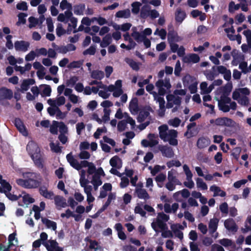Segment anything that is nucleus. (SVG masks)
Returning a JSON list of instances; mask_svg holds the SVG:
<instances>
[{
	"label": "nucleus",
	"mask_w": 251,
	"mask_h": 251,
	"mask_svg": "<svg viewBox=\"0 0 251 251\" xmlns=\"http://www.w3.org/2000/svg\"><path fill=\"white\" fill-rule=\"evenodd\" d=\"M176 37L177 33L173 29L169 30L168 33V41L169 43L177 41L176 39Z\"/></svg>",
	"instance_id": "c9c22d12"
},
{
	"label": "nucleus",
	"mask_w": 251,
	"mask_h": 251,
	"mask_svg": "<svg viewBox=\"0 0 251 251\" xmlns=\"http://www.w3.org/2000/svg\"><path fill=\"white\" fill-rule=\"evenodd\" d=\"M181 165L180 162L179 160H172L167 163V166L168 168H170L173 166L177 167H180Z\"/></svg>",
	"instance_id": "bf43d9fd"
},
{
	"label": "nucleus",
	"mask_w": 251,
	"mask_h": 251,
	"mask_svg": "<svg viewBox=\"0 0 251 251\" xmlns=\"http://www.w3.org/2000/svg\"><path fill=\"white\" fill-rule=\"evenodd\" d=\"M196 183L197 187L201 188L202 190H205L207 189V186L206 184L203 181L202 179L200 177H198L196 179Z\"/></svg>",
	"instance_id": "4c0bfd02"
},
{
	"label": "nucleus",
	"mask_w": 251,
	"mask_h": 251,
	"mask_svg": "<svg viewBox=\"0 0 251 251\" xmlns=\"http://www.w3.org/2000/svg\"><path fill=\"white\" fill-rule=\"evenodd\" d=\"M41 86H43L44 87V89L42 91V93L41 95L44 97L45 96H50L51 92V89L50 85L47 84H43L41 85Z\"/></svg>",
	"instance_id": "e433bc0d"
},
{
	"label": "nucleus",
	"mask_w": 251,
	"mask_h": 251,
	"mask_svg": "<svg viewBox=\"0 0 251 251\" xmlns=\"http://www.w3.org/2000/svg\"><path fill=\"white\" fill-rule=\"evenodd\" d=\"M82 63L79 61H74L71 62L68 65V68L69 69L79 68L81 67Z\"/></svg>",
	"instance_id": "680f3d73"
},
{
	"label": "nucleus",
	"mask_w": 251,
	"mask_h": 251,
	"mask_svg": "<svg viewBox=\"0 0 251 251\" xmlns=\"http://www.w3.org/2000/svg\"><path fill=\"white\" fill-rule=\"evenodd\" d=\"M58 127L60 134H66L68 132V127L63 122L59 123Z\"/></svg>",
	"instance_id": "8fccbe9b"
},
{
	"label": "nucleus",
	"mask_w": 251,
	"mask_h": 251,
	"mask_svg": "<svg viewBox=\"0 0 251 251\" xmlns=\"http://www.w3.org/2000/svg\"><path fill=\"white\" fill-rule=\"evenodd\" d=\"M129 109L132 114H137L139 111L137 98H134L131 100L129 104Z\"/></svg>",
	"instance_id": "dca6fc26"
},
{
	"label": "nucleus",
	"mask_w": 251,
	"mask_h": 251,
	"mask_svg": "<svg viewBox=\"0 0 251 251\" xmlns=\"http://www.w3.org/2000/svg\"><path fill=\"white\" fill-rule=\"evenodd\" d=\"M224 225L226 228L228 230L232 231H236L237 230L236 225L232 219L225 220Z\"/></svg>",
	"instance_id": "a878e982"
},
{
	"label": "nucleus",
	"mask_w": 251,
	"mask_h": 251,
	"mask_svg": "<svg viewBox=\"0 0 251 251\" xmlns=\"http://www.w3.org/2000/svg\"><path fill=\"white\" fill-rule=\"evenodd\" d=\"M60 7L63 10L65 9H72V4L69 3L67 0H62L60 3Z\"/></svg>",
	"instance_id": "4d7b16f0"
},
{
	"label": "nucleus",
	"mask_w": 251,
	"mask_h": 251,
	"mask_svg": "<svg viewBox=\"0 0 251 251\" xmlns=\"http://www.w3.org/2000/svg\"><path fill=\"white\" fill-rule=\"evenodd\" d=\"M217 70L219 74L224 75V78L226 80L229 81L230 80L231 73L230 70L227 69L225 66L221 65L217 66Z\"/></svg>",
	"instance_id": "9d476101"
},
{
	"label": "nucleus",
	"mask_w": 251,
	"mask_h": 251,
	"mask_svg": "<svg viewBox=\"0 0 251 251\" xmlns=\"http://www.w3.org/2000/svg\"><path fill=\"white\" fill-rule=\"evenodd\" d=\"M186 16L184 11L180 8H177L175 13V20L178 23H182Z\"/></svg>",
	"instance_id": "b1692460"
},
{
	"label": "nucleus",
	"mask_w": 251,
	"mask_h": 251,
	"mask_svg": "<svg viewBox=\"0 0 251 251\" xmlns=\"http://www.w3.org/2000/svg\"><path fill=\"white\" fill-rule=\"evenodd\" d=\"M210 144V140L207 137H201L198 139L197 146L198 148L201 149L207 147Z\"/></svg>",
	"instance_id": "f3484780"
},
{
	"label": "nucleus",
	"mask_w": 251,
	"mask_h": 251,
	"mask_svg": "<svg viewBox=\"0 0 251 251\" xmlns=\"http://www.w3.org/2000/svg\"><path fill=\"white\" fill-rule=\"evenodd\" d=\"M51 150L55 153H59L61 151V147L59 146V144H55L51 142L50 144Z\"/></svg>",
	"instance_id": "de8ad7c7"
},
{
	"label": "nucleus",
	"mask_w": 251,
	"mask_h": 251,
	"mask_svg": "<svg viewBox=\"0 0 251 251\" xmlns=\"http://www.w3.org/2000/svg\"><path fill=\"white\" fill-rule=\"evenodd\" d=\"M0 184L1 187L0 188L5 189L8 190L10 187V183L6 180L2 179V176L0 174Z\"/></svg>",
	"instance_id": "603ef678"
},
{
	"label": "nucleus",
	"mask_w": 251,
	"mask_h": 251,
	"mask_svg": "<svg viewBox=\"0 0 251 251\" xmlns=\"http://www.w3.org/2000/svg\"><path fill=\"white\" fill-rule=\"evenodd\" d=\"M129 184V179L127 177H121V181L120 184V187L124 188L126 187Z\"/></svg>",
	"instance_id": "0e129e2a"
},
{
	"label": "nucleus",
	"mask_w": 251,
	"mask_h": 251,
	"mask_svg": "<svg viewBox=\"0 0 251 251\" xmlns=\"http://www.w3.org/2000/svg\"><path fill=\"white\" fill-rule=\"evenodd\" d=\"M150 6L147 5H144L141 9L140 12V16L142 18L146 19L150 15Z\"/></svg>",
	"instance_id": "72a5a7b5"
},
{
	"label": "nucleus",
	"mask_w": 251,
	"mask_h": 251,
	"mask_svg": "<svg viewBox=\"0 0 251 251\" xmlns=\"http://www.w3.org/2000/svg\"><path fill=\"white\" fill-rule=\"evenodd\" d=\"M235 124L234 121L227 117L218 118L215 120V125L219 126H233Z\"/></svg>",
	"instance_id": "423d86ee"
},
{
	"label": "nucleus",
	"mask_w": 251,
	"mask_h": 251,
	"mask_svg": "<svg viewBox=\"0 0 251 251\" xmlns=\"http://www.w3.org/2000/svg\"><path fill=\"white\" fill-rule=\"evenodd\" d=\"M152 111L151 108L150 106H145L139 111L137 120L139 123H143L148 117H150V112Z\"/></svg>",
	"instance_id": "39448f33"
},
{
	"label": "nucleus",
	"mask_w": 251,
	"mask_h": 251,
	"mask_svg": "<svg viewBox=\"0 0 251 251\" xmlns=\"http://www.w3.org/2000/svg\"><path fill=\"white\" fill-rule=\"evenodd\" d=\"M112 38L110 34H106L102 39V42L100 43V47L105 48L108 46L111 42Z\"/></svg>",
	"instance_id": "f704fd0d"
},
{
	"label": "nucleus",
	"mask_w": 251,
	"mask_h": 251,
	"mask_svg": "<svg viewBox=\"0 0 251 251\" xmlns=\"http://www.w3.org/2000/svg\"><path fill=\"white\" fill-rule=\"evenodd\" d=\"M125 61L133 70L138 71L139 70L140 68L138 63L133 59L126 58Z\"/></svg>",
	"instance_id": "c756f323"
},
{
	"label": "nucleus",
	"mask_w": 251,
	"mask_h": 251,
	"mask_svg": "<svg viewBox=\"0 0 251 251\" xmlns=\"http://www.w3.org/2000/svg\"><path fill=\"white\" fill-rule=\"evenodd\" d=\"M231 102V99L226 95H222L221 97V100L218 103L223 104H228Z\"/></svg>",
	"instance_id": "774afa93"
},
{
	"label": "nucleus",
	"mask_w": 251,
	"mask_h": 251,
	"mask_svg": "<svg viewBox=\"0 0 251 251\" xmlns=\"http://www.w3.org/2000/svg\"><path fill=\"white\" fill-rule=\"evenodd\" d=\"M13 96V93L11 89L6 87L0 88V100H11Z\"/></svg>",
	"instance_id": "1a4fd4ad"
},
{
	"label": "nucleus",
	"mask_w": 251,
	"mask_h": 251,
	"mask_svg": "<svg viewBox=\"0 0 251 251\" xmlns=\"http://www.w3.org/2000/svg\"><path fill=\"white\" fill-rule=\"evenodd\" d=\"M25 179L19 178L16 180L18 185L25 188L32 189L38 188L42 183V178L39 173L26 172L25 174Z\"/></svg>",
	"instance_id": "f257e3e1"
},
{
	"label": "nucleus",
	"mask_w": 251,
	"mask_h": 251,
	"mask_svg": "<svg viewBox=\"0 0 251 251\" xmlns=\"http://www.w3.org/2000/svg\"><path fill=\"white\" fill-rule=\"evenodd\" d=\"M240 7V4H235L234 2L232 1L229 4L228 10L229 12L233 13L234 11L238 10Z\"/></svg>",
	"instance_id": "49530a36"
},
{
	"label": "nucleus",
	"mask_w": 251,
	"mask_h": 251,
	"mask_svg": "<svg viewBox=\"0 0 251 251\" xmlns=\"http://www.w3.org/2000/svg\"><path fill=\"white\" fill-rule=\"evenodd\" d=\"M30 46L28 41L24 40L16 41L14 43V48L16 51H26Z\"/></svg>",
	"instance_id": "0eeeda50"
},
{
	"label": "nucleus",
	"mask_w": 251,
	"mask_h": 251,
	"mask_svg": "<svg viewBox=\"0 0 251 251\" xmlns=\"http://www.w3.org/2000/svg\"><path fill=\"white\" fill-rule=\"evenodd\" d=\"M41 221L48 228H51L54 231L56 230L57 228L56 222L44 217H42Z\"/></svg>",
	"instance_id": "4be33fe9"
},
{
	"label": "nucleus",
	"mask_w": 251,
	"mask_h": 251,
	"mask_svg": "<svg viewBox=\"0 0 251 251\" xmlns=\"http://www.w3.org/2000/svg\"><path fill=\"white\" fill-rule=\"evenodd\" d=\"M56 35L58 37H60L65 33H66V30L62 27L61 25L59 24L56 29Z\"/></svg>",
	"instance_id": "338daca9"
},
{
	"label": "nucleus",
	"mask_w": 251,
	"mask_h": 251,
	"mask_svg": "<svg viewBox=\"0 0 251 251\" xmlns=\"http://www.w3.org/2000/svg\"><path fill=\"white\" fill-rule=\"evenodd\" d=\"M104 76V72L100 70H93L91 73V77L98 80H101Z\"/></svg>",
	"instance_id": "cd10ccee"
},
{
	"label": "nucleus",
	"mask_w": 251,
	"mask_h": 251,
	"mask_svg": "<svg viewBox=\"0 0 251 251\" xmlns=\"http://www.w3.org/2000/svg\"><path fill=\"white\" fill-rule=\"evenodd\" d=\"M219 243L225 247H230L233 245L232 241L231 240L227 238H223L220 240Z\"/></svg>",
	"instance_id": "a18cd8bd"
},
{
	"label": "nucleus",
	"mask_w": 251,
	"mask_h": 251,
	"mask_svg": "<svg viewBox=\"0 0 251 251\" xmlns=\"http://www.w3.org/2000/svg\"><path fill=\"white\" fill-rule=\"evenodd\" d=\"M55 203L56 205L60 206L62 207H65L67 205L66 200L62 197L56 196L54 198Z\"/></svg>",
	"instance_id": "7c9ffc66"
},
{
	"label": "nucleus",
	"mask_w": 251,
	"mask_h": 251,
	"mask_svg": "<svg viewBox=\"0 0 251 251\" xmlns=\"http://www.w3.org/2000/svg\"><path fill=\"white\" fill-rule=\"evenodd\" d=\"M120 161L121 162V159L118 155H115L114 156L112 157L109 163L110 165L113 167V168H116L117 169L121 168L122 165H118V162Z\"/></svg>",
	"instance_id": "c85d7f7f"
},
{
	"label": "nucleus",
	"mask_w": 251,
	"mask_h": 251,
	"mask_svg": "<svg viewBox=\"0 0 251 251\" xmlns=\"http://www.w3.org/2000/svg\"><path fill=\"white\" fill-rule=\"evenodd\" d=\"M239 68L242 70V73L246 74L249 72L247 62L243 61L239 64Z\"/></svg>",
	"instance_id": "5fc2aeb1"
},
{
	"label": "nucleus",
	"mask_w": 251,
	"mask_h": 251,
	"mask_svg": "<svg viewBox=\"0 0 251 251\" xmlns=\"http://www.w3.org/2000/svg\"><path fill=\"white\" fill-rule=\"evenodd\" d=\"M104 115L102 116V121L106 123L110 120V114L111 110L109 109H104Z\"/></svg>",
	"instance_id": "3c124183"
},
{
	"label": "nucleus",
	"mask_w": 251,
	"mask_h": 251,
	"mask_svg": "<svg viewBox=\"0 0 251 251\" xmlns=\"http://www.w3.org/2000/svg\"><path fill=\"white\" fill-rule=\"evenodd\" d=\"M142 4L138 1H135L132 3L131 6L132 7V12L134 14H137L139 13L140 10V7L141 6Z\"/></svg>",
	"instance_id": "37998d69"
},
{
	"label": "nucleus",
	"mask_w": 251,
	"mask_h": 251,
	"mask_svg": "<svg viewBox=\"0 0 251 251\" xmlns=\"http://www.w3.org/2000/svg\"><path fill=\"white\" fill-rule=\"evenodd\" d=\"M34 201V199L31 198L29 194H26L23 196V201L25 204L32 203Z\"/></svg>",
	"instance_id": "09e8293b"
},
{
	"label": "nucleus",
	"mask_w": 251,
	"mask_h": 251,
	"mask_svg": "<svg viewBox=\"0 0 251 251\" xmlns=\"http://www.w3.org/2000/svg\"><path fill=\"white\" fill-rule=\"evenodd\" d=\"M219 74L218 71L217 70V66H214L212 68V71L207 72L205 75L208 80L212 81Z\"/></svg>",
	"instance_id": "5701e85b"
},
{
	"label": "nucleus",
	"mask_w": 251,
	"mask_h": 251,
	"mask_svg": "<svg viewBox=\"0 0 251 251\" xmlns=\"http://www.w3.org/2000/svg\"><path fill=\"white\" fill-rule=\"evenodd\" d=\"M135 192L137 197L139 199H143L146 200L150 198L149 194L144 189L136 188L135 190Z\"/></svg>",
	"instance_id": "393cba45"
},
{
	"label": "nucleus",
	"mask_w": 251,
	"mask_h": 251,
	"mask_svg": "<svg viewBox=\"0 0 251 251\" xmlns=\"http://www.w3.org/2000/svg\"><path fill=\"white\" fill-rule=\"evenodd\" d=\"M200 61V56L196 53L188 54L183 58V61L185 63H197Z\"/></svg>",
	"instance_id": "ddd939ff"
},
{
	"label": "nucleus",
	"mask_w": 251,
	"mask_h": 251,
	"mask_svg": "<svg viewBox=\"0 0 251 251\" xmlns=\"http://www.w3.org/2000/svg\"><path fill=\"white\" fill-rule=\"evenodd\" d=\"M14 125L18 130L21 132L24 136H27L28 132L25 128V126L24 125L22 121L19 118H15L14 120Z\"/></svg>",
	"instance_id": "9b49d317"
},
{
	"label": "nucleus",
	"mask_w": 251,
	"mask_h": 251,
	"mask_svg": "<svg viewBox=\"0 0 251 251\" xmlns=\"http://www.w3.org/2000/svg\"><path fill=\"white\" fill-rule=\"evenodd\" d=\"M196 126V123H194V122H192V123L188 124L187 126V131L185 132L184 136L187 137V138H190V137H192L193 133H192V131H190L189 132V130H190L191 129V128L195 126Z\"/></svg>",
	"instance_id": "c03bdc74"
},
{
	"label": "nucleus",
	"mask_w": 251,
	"mask_h": 251,
	"mask_svg": "<svg viewBox=\"0 0 251 251\" xmlns=\"http://www.w3.org/2000/svg\"><path fill=\"white\" fill-rule=\"evenodd\" d=\"M27 16V14L25 13H20L18 14V22H17L16 25H19L21 24H25L26 23L25 18Z\"/></svg>",
	"instance_id": "79ce46f5"
},
{
	"label": "nucleus",
	"mask_w": 251,
	"mask_h": 251,
	"mask_svg": "<svg viewBox=\"0 0 251 251\" xmlns=\"http://www.w3.org/2000/svg\"><path fill=\"white\" fill-rule=\"evenodd\" d=\"M115 16L119 18H128L130 16V12L129 9H126L118 11Z\"/></svg>",
	"instance_id": "bb28decb"
},
{
	"label": "nucleus",
	"mask_w": 251,
	"mask_h": 251,
	"mask_svg": "<svg viewBox=\"0 0 251 251\" xmlns=\"http://www.w3.org/2000/svg\"><path fill=\"white\" fill-rule=\"evenodd\" d=\"M35 83V80L32 78H28L23 80L21 85V89H19L18 91L22 93H24L29 88L30 85H33Z\"/></svg>",
	"instance_id": "2eb2a0df"
},
{
	"label": "nucleus",
	"mask_w": 251,
	"mask_h": 251,
	"mask_svg": "<svg viewBox=\"0 0 251 251\" xmlns=\"http://www.w3.org/2000/svg\"><path fill=\"white\" fill-rule=\"evenodd\" d=\"M66 159L70 165L75 169L78 171L82 168V166H81L78 161L74 157L72 152L66 155Z\"/></svg>",
	"instance_id": "f8f14e48"
},
{
	"label": "nucleus",
	"mask_w": 251,
	"mask_h": 251,
	"mask_svg": "<svg viewBox=\"0 0 251 251\" xmlns=\"http://www.w3.org/2000/svg\"><path fill=\"white\" fill-rule=\"evenodd\" d=\"M91 183L92 184H96L100 186L102 184V182L100 179V176L97 175H94L93 176Z\"/></svg>",
	"instance_id": "052dcab7"
},
{
	"label": "nucleus",
	"mask_w": 251,
	"mask_h": 251,
	"mask_svg": "<svg viewBox=\"0 0 251 251\" xmlns=\"http://www.w3.org/2000/svg\"><path fill=\"white\" fill-rule=\"evenodd\" d=\"M158 149L161 152L163 156L168 158H171L174 156V152L173 149L168 146L159 145Z\"/></svg>",
	"instance_id": "6e6552de"
},
{
	"label": "nucleus",
	"mask_w": 251,
	"mask_h": 251,
	"mask_svg": "<svg viewBox=\"0 0 251 251\" xmlns=\"http://www.w3.org/2000/svg\"><path fill=\"white\" fill-rule=\"evenodd\" d=\"M16 8L20 10L26 11L28 9V6L25 1H21L17 4Z\"/></svg>",
	"instance_id": "864d4df0"
},
{
	"label": "nucleus",
	"mask_w": 251,
	"mask_h": 251,
	"mask_svg": "<svg viewBox=\"0 0 251 251\" xmlns=\"http://www.w3.org/2000/svg\"><path fill=\"white\" fill-rule=\"evenodd\" d=\"M9 187L10 188L8 189V190L5 189L0 188V193L4 194L6 197L12 201H16L18 200L19 199L22 197V195H20L19 196H17L14 194H12L10 193L12 190V186L10 184Z\"/></svg>",
	"instance_id": "4468645a"
},
{
	"label": "nucleus",
	"mask_w": 251,
	"mask_h": 251,
	"mask_svg": "<svg viewBox=\"0 0 251 251\" xmlns=\"http://www.w3.org/2000/svg\"><path fill=\"white\" fill-rule=\"evenodd\" d=\"M219 220L217 218H213L210 219L208 227L209 232L211 234H213L216 230L218 227Z\"/></svg>",
	"instance_id": "412c9836"
},
{
	"label": "nucleus",
	"mask_w": 251,
	"mask_h": 251,
	"mask_svg": "<svg viewBox=\"0 0 251 251\" xmlns=\"http://www.w3.org/2000/svg\"><path fill=\"white\" fill-rule=\"evenodd\" d=\"M28 21L30 23L29 27L30 28L39 24V20L33 16H31L28 18Z\"/></svg>",
	"instance_id": "6e6d98bb"
},
{
	"label": "nucleus",
	"mask_w": 251,
	"mask_h": 251,
	"mask_svg": "<svg viewBox=\"0 0 251 251\" xmlns=\"http://www.w3.org/2000/svg\"><path fill=\"white\" fill-rule=\"evenodd\" d=\"M134 212L136 214H139L143 217H146V211H145L143 208L139 205L135 206L134 209Z\"/></svg>",
	"instance_id": "13d9d810"
},
{
	"label": "nucleus",
	"mask_w": 251,
	"mask_h": 251,
	"mask_svg": "<svg viewBox=\"0 0 251 251\" xmlns=\"http://www.w3.org/2000/svg\"><path fill=\"white\" fill-rule=\"evenodd\" d=\"M85 9L84 4H79L74 6V13L77 15H81L83 14V12Z\"/></svg>",
	"instance_id": "2f4dec72"
},
{
	"label": "nucleus",
	"mask_w": 251,
	"mask_h": 251,
	"mask_svg": "<svg viewBox=\"0 0 251 251\" xmlns=\"http://www.w3.org/2000/svg\"><path fill=\"white\" fill-rule=\"evenodd\" d=\"M169 220V216L164 213L163 212L159 213L158 214V218L155 222H153L151 224L152 229L156 232H159L157 227L162 230H165L168 229L167 224L165 223Z\"/></svg>",
	"instance_id": "7ed1b4c3"
},
{
	"label": "nucleus",
	"mask_w": 251,
	"mask_h": 251,
	"mask_svg": "<svg viewBox=\"0 0 251 251\" xmlns=\"http://www.w3.org/2000/svg\"><path fill=\"white\" fill-rule=\"evenodd\" d=\"M126 122L125 120H122L118 123V130L120 132H122L126 129Z\"/></svg>",
	"instance_id": "69168bd1"
},
{
	"label": "nucleus",
	"mask_w": 251,
	"mask_h": 251,
	"mask_svg": "<svg viewBox=\"0 0 251 251\" xmlns=\"http://www.w3.org/2000/svg\"><path fill=\"white\" fill-rule=\"evenodd\" d=\"M59 122L56 121H53L52 125L50 126V131L51 133L53 135H56L58 133V127Z\"/></svg>",
	"instance_id": "ea45409f"
},
{
	"label": "nucleus",
	"mask_w": 251,
	"mask_h": 251,
	"mask_svg": "<svg viewBox=\"0 0 251 251\" xmlns=\"http://www.w3.org/2000/svg\"><path fill=\"white\" fill-rule=\"evenodd\" d=\"M26 151L36 166L39 168H43V160L40 154V149L37 144L33 141L29 142L26 146Z\"/></svg>",
	"instance_id": "f03ea898"
},
{
	"label": "nucleus",
	"mask_w": 251,
	"mask_h": 251,
	"mask_svg": "<svg viewBox=\"0 0 251 251\" xmlns=\"http://www.w3.org/2000/svg\"><path fill=\"white\" fill-rule=\"evenodd\" d=\"M132 30L133 32L131 34V36L138 43L141 42L143 41L144 39H145L146 36H145V35H143V34H141L138 31H137L136 30V28L135 27H132Z\"/></svg>",
	"instance_id": "aec40b11"
},
{
	"label": "nucleus",
	"mask_w": 251,
	"mask_h": 251,
	"mask_svg": "<svg viewBox=\"0 0 251 251\" xmlns=\"http://www.w3.org/2000/svg\"><path fill=\"white\" fill-rule=\"evenodd\" d=\"M52 46L56 50H57L59 53L65 54L68 52V50H67V49L66 46H58L56 45L54 43H52Z\"/></svg>",
	"instance_id": "58836bf2"
},
{
	"label": "nucleus",
	"mask_w": 251,
	"mask_h": 251,
	"mask_svg": "<svg viewBox=\"0 0 251 251\" xmlns=\"http://www.w3.org/2000/svg\"><path fill=\"white\" fill-rule=\"evenodd\" d=\"M148 137L150 139L149 142H150V147H152L156 145L158 143V142L157 140H154L153 139L154 137V135L153 134H152V133L149 134Z\"/></svg>",
	"instance_id": "e2e57ef3"
},
{
	"label": "nucleus",
	"mask_w": 251,
	"mask_h": 251,
	"mask_svg": "<svg viewBox=\"0 0 251 251\" xmlns=\"http://www.w3.org/2000/svg\"><path fill=\"white\" fill-rule=\"evenodd\" d=\"M48 235L45 232H42L40 235V239L43 245L46 248L48 251L51 249H56V251H61V249L58 246V243L55 240L47 241Z\"/></svg>",
	"instance_id": "20e7f679"
},
{
	"label": "nucleus",
	"mask_w": 251,
	"mask_h": 251,
	"mask_svg": "<svg viewBox=\"0 0 251 251\" xmlns=\"http://www.w3.org/2000/svg\"><path fill=\"white\" fill-rule=\"evenodd\" d=\"M39 191L40 194L48 199L52 200L54 196V194L52 191H49L47 187L45 186H41L39 188Z\"/></svg>",
	"instance_id": "a211bd4d"
},
{
	"label": "nucleus",
	"mask_w": 251,
	"mask_h": 251,
	"mask_svg": "<svg viewBox=\"0 0 251 251\" xmlns=\"http://www.w3.org/2000/svg\"><path fill=\"white\" fill-rule=\"evenodd\" d=\"M96 51V46L92 45L88 49L84 50L83 52V54L84 55H94Z\"/></svg>",
	"instance_id": "a19ab883"
},
{
	"label": "nucleus",
	"mask_w": 251,
	"mask_h": 251,
	"mask_svg": "<svg viewBox=\"0 0 251 251\" xmlns=\"http://www.w3.org/2000/svg\"><path fill=\"white\" fill-rule=\"evenodd\" d=\"M157 101L159 102V108L161 110V112L159 113V115L163 116L164 115L165 111V101L163 97H159L157 99Z\"/></svg>",
	"instance_id": "473e14b6"
},
{
	"label": "nucleus",
	"mask_w": 251,
	"mask_h": 251,
	"mask_svg": "<svg viewBox=\"0 0 251 251\" xmlns=\"http://www.w3.org/2000/svg\"><path fill=\"white\" fill-rule=\"evenodd\" d=\"M177 135V132L175 129L170 130V137L168 138L167 141L173 146H176L178 144L177 140L176 139Z\"/></svg>",
	"instance_id": "6ab92c4d"
}]
</instances>
